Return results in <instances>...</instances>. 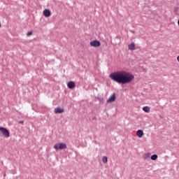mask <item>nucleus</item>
Returning a JSON list of instances; mask_svg holds the SVG:
<instances>
[{
    "label": "nucleus",
    "instance_id": "f257e3e1",
    "mask_svg": "<svg viewBox=\"0 0 179 179\" xmlns=\"http://www.w3.org/2000/svg\"><path fill=\"white\" fill-rule=\"evenodd\" d=\"M109 78L116 83H119V85H127V83H131L135 76L127 71H117L111 73L109 75Z\"/></svg>",
    "mask_w": 179,
    "mask_h": 179
},
{
    "label": "nucleus",
    "instance_id": "f03ea898",
    "mask_svg": "<svg viewBox=\"0 0 179 179\" xmlns=\"http://www.w3.org/2000/svg\"><path fill=\"white\" fill-rule=\"evenodd\" d=\"M0 137L4 139L10 138V131L8 128L0 126Z\"/></svg>",
    "mask_w": 179,
    "mask_h": 179
},
{
    "label": "nucleus",
    "instance_id": "7ed1b4c3",
    "mask_svg": "<svg viewBox=\"0 0 179 179\" xmlns=\"http://www.w3.org/2000/svg\"><path fill=\"white\" fill-rule=\"evenodd\" d=\"M67 148L68 145L66 144V143L64 142L56 143L53 145V149H55L56 152H58L59 150H65L66 149H67Z\"/></svg>",
    "mask_w": 179,
    "mask_h": 179
},
{
    "label": "nucleus",
    "instance_id": "20e7f679",
    "mask_svg": "<svg viewBox=\"0 0 179 179\" xmlns=\"http://www.w3.org/2000/svg\"><path fill=\"white\" fill-rule=\"evenodd\" d=\"M90 45L91 47H94L95 48H97V47H100V45H101V43L98 40H94L90 43Z\"/></svg>",
    "mask_w": 179,
    "mask_h": 179
},
{
    "label": "nucleus",
    "instance_id": "39448f33",
    "mask_svg": "<svg viewBox=\"0 0 179 179\" xmlns=\"http://www.w3.org/2000/svg\"><path fill=\"white\" fill-rule=\"evenodd\" d=\"M54 113L55 114H64L65 113V108L62 107H56L54 108Z\"/></svg>",
    "mask_w": 179,
    "mask_h": 179
},
{
    "label": "nucleus",
    "instance_id": "423d86ee",
    "mask_svg": "<svg viewBox=\"0 0 179 179\" xmlns=\"http://www.w3.org/2000/svg\"><path fill=\"white\" fill-rule=\"evenodd\" d=\"M114 101H115V94H112L108 96L106 103L108 104H111L112 103H114Z\"/></svg>",
    "mask_w": 179,
    "mask_h": 179
},
{
    "label": "nucleus",
    "instance_id": "0eeeda50",
    "mask_svg": "<svg viewBox=\"0 0 179 179\" xmlns=\"http://www.w3.org/2000/svg\"><path fill=\"white\" fill-rule=\"evenodd\" d=\"M43 16H45V17H50V16H51V10H50V9L45 8L43 10Z\"/></svg>",
    "mask_w": 179,
    "mask_h": 179
},
{
    "label": "nucleus",
    "instance_id": "6e6552de",
    "mask_svg": "<svg viewBox=\"0 0 179 179\" xmlns=\"http://www.w3.org/2000/svg\"><path fill=\"white\" fill-rule=\"evenodd\" d=\"M76 86L75 82L73 81H69V83H67V87L69 89H74Z\"/></svg>",
    "mask_w": 179,
    "mask_h": 179
},
{
    "label": "nucleus",
    "instance_id": "1a4fd4ad",
    "mask_svg": "<svg viewBox=\"0 0 179 179\" xmlns=\"http://www.w3.org/2000/svg\"><path fill=\"white\" fill-rule=\"evenodd\" d=\"M136 136H138V138H142L143 136V131L138 130L136 131Z\"/></svg>",
    "mask_w": 179,
    "mask_h": 179
},
{
    "label": "nucleus",
    "instance_id": "9d476101",
    "mask_svg": "<svg viewBox=\"0 0 179 179\" xmlns=\"http://www.w3.org/2000/svg\"><path fill=\"white\" fill-rule=\"evenodd\" d=\"M128 49L130 50V51H134V50H135V43H131L130 45H129Z\"/></svg>",
    "mask_w": 179,
    "mask_h": 179
},
{
    "label": "nucleus",
    "instance_id": "9b49d317",
    "mask_svg": "<svg viewBox=\"0 0 179 179\" xmlns=\"http://www.w3.org/2000/svg\"><path fill=\"white\" fill-rule=\"evenodd\" d=\"M102 162L103 163V164H107V163L108 162V158L107 157V156L102 157Z\"/></svg>",
    "mask_w": 179,
    "mask_h": 179
},
{
    "label": "nucleus",
    "instance_id": "f8f14e48",
    "mask_svg": "<svg viewBox=\"0 0 179 179\" xmlns=\"http://www.w3.org/2000/svg\"><path fill=\"white\" fill-rule=\"evenodd\" d=\"M143 110L145 112V113H150V107L149 106H144L143 108Z\"/></svg>",
    "mask_w": 179,
    "mask_h": 179
},
{
    "label": "nucleus",
    "instance_id": "ddd939ff",
    "mask_svg": "<svg viewBox=\"0 0 179 179\" xmlns=\"http://www.w3.org/2000/svg\"><path fill=\"white\" fill-rule=\"evenodd\" d=\"M157 155H153L151 156V160H157Z\"/></svg>",
    "mask_w": 179,
    "mask_h": 179
},
{
    "label": "nucleus",
    "instance_id": "4468645a",
    "mask_svg": "<svg viewBox=\"0 0 179 179\" xmlns=\"http://www.w3.org/2000/svg\"><path fill=\"white\" fill-rule=\"evenodd\" d=\"M33 34V31H28L27 33V36H28V37H29V36H31Z\"/></svg>",
    "mask_w": 179,
    "mask_h": 179
},
{
    "label": "nucleus",
    "instance_id": "2eb2a0df",
    "mask_svg": "<svg viewBox=\"0 0 179 179\" xmlns=\"http://www.w3.org/2000/svg\"><path fill=\"white\" fill-rule=\"evenodd\" d=\"M115 38H117L118 40H120V39L121 38V36H117L115 37Z\"/></svg>",
    "mask_w": 179,
    "mask_h": 179
},
{
    "label": "nucleus",
    "instance_id": "dca6fc26",
    "mask_svg": "<svg viewBox=\"0 0 179 179\" xmlns=\"http://www.w3.org/2000/svg\"><path fill=\"white\" fill-rule=\"evenodd\" d=\"M131 33H135V31H134V30H133V31H131Z\"/></svg>",
    "mask_w": 179,
    "mask_h": 179
},
{
    "label": "nucleus",
    "instance_id": "f3484780",
    "mask_svg": "<svg viewBox=\"0 0 179 179\" xmlns=\"http://www.w3.org/2000/svg\"><path fill=\"white\" fill-rule=\"evenodd\" d=\"M0 27H1V23H0Z\"/></svg>",
    "mask_w": 179,
    "mask_h": 179
}]
</instances>
